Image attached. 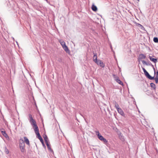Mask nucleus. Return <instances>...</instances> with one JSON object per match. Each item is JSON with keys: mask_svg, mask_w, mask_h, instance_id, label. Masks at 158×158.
Instances as JSON below:
<instances>
[{"mask_svg": "<svg viewBox=\"0 0 158 158\" xmlns=\"http://www.w3.org/2000/svg\"><path fill=\"white\" fill-rule=\"evenodd\" d=\"M28 116V120L34 129L35 134L37 135V138L40 140H42V138L40 134L39 128L36 124V121L33 118L31 114H29Z\"/></svg>", "mask_w": 158, "mask_h": 158, "instance_id": "nucleus-1", "label": "nucleus"}, {"mask_svg": "<svg viewBox=\"0 0 158 158\" xmlns=\"http://www.w3.org/2000/svg\"><path fill=\"white\" fill-rule=\"evenodd\" d=\"M142 69L143 70L145 75L147 78H148L150 80H153L154 79V76L152 77L148 73V72L144 68H142Z\"/></svg>", "mask_w": 158, "mask_h": 158, "instance_id": "nucleus-2", "label": "nucleus"}, {"mask_svg": "<svg viewBox=\"0 0 158 158\" xmlns=\"http://www.w3.org/2000/svg\"><path fill=\"white\" fill-rule=\"evenodd\" d=\"M95 62L98 65H100L102 68H104L105 67V64H103V62L100 60H98L97 61Z\"/></svg>", "mask_w": 158, "mask_h": 158, "instance_id": "nucleus-3", "label": "nucleus"}, {"mask_svg": "<svg viewBox=\"0 0 158 158\" xmlns=\"http://www.w3.org/2000/svg\"><path fill=\"white\" fill-rule=\"evenodd\" d=\"M118 112L122 116H124L125 114L124 112L120 108H118L117 109Z\"/></svg>", "mask_w": 158, "mask_h": 158, "instance_id": "nucleus-4", "label": "nucleus"}, {"mask_svg": "<svg viewBox=\"0 0 158 158\" xmlns=\"http://www.w3.org/2000/svg\"><path fill=\"white\" fill-rule=\"evenodd\" d=\"M1 133L3 136L7 139H9V137L5 131H1Z\"/></svg>", "mask_w": 158, "mask_h": 158, "instance_id": "nucleus-5", "label": "nucleus"}, {"mask_svg": "<svg viewBox=\"0 0 158 158\" xmlns=\"http://www.w3.org/2000/svg\"><path fill=\"white\" fill-rule=\"evenodd\" d=\"M19 145L20 146H25L24 142L22 139H20L19 140Z\"/></svg>", "mask_w": 158, "mask_h": 158, "instance_id": "nucleus-6", "label": "nucleus"}, {"mask_svg": "<svg viewBox=\"0 0 158 158\" xmlns=\"http://www.w3.org/2000/svg\"><path fill=\"white\" fill-rule=\"evenodd\" d=\"M62 47L66 52L68 53L69 52V50L66 45H64Z\"/></svg>", "mask_w": 158, "mask_h": 158, "instance_id": "nucleus-7", "label": "nucleus"}, {"mask_svg": "<svg viewBox=\"0 0 158 158\" xmlns=\"http://www.w3.org/2000/svg\"><path fill=\"white\" fill-rule=\"evenodd\" d=\"M24 142L27 144V145H30V143L28 139L26 137H24Z\"/></svg>", "mask_w": 158, "mask_h": 158, "instance_id": "nucleus-8", "label": "nucleus"}, {"mask_svg": "<svg viewBox=\"0 0 158 158\" xmlns=\"http://www.w3.org/2000/svg\"><path fill=\"white\" fill-rule=\"evenodd\" d=\"M46 144L48 149L51 152H53V150L51 148L50 145L49 144L48 142H46Z\"/></svg>", "mask_w": 158, "mask_h": 158, "instance_id": "nucleus-9", "label": "nucleus"}, {"mask_svg": "<svg viewBox=\"0 0 158 158\" xmlns=\"http://www.w3.org/2000/svg\"><path fill=\"white\" fill-rule=\"evenodd\" d=\"M115 81H116L117 82H118L119 84H120L121 85H123V82L121 81L120 79H119V78L118 77H117L115 79Z\"/></svg>", "mask_w": 158, "mask_h": 158, "instance_id": "nucleus-10", "label": "nucleus"}, {"mask_svg": "<svg viewBox=\"0 0 158 158\" xmlns=\"http://www.w3.org/2000/svg\"><path fill=\"white\" fill-rule=\"evenodd\" d=\"M94 55L93 57V60L94 62H96L98 60H97V53H94Z\"/></svg>", "mask_w": 158, "mask_h": 158, "instance_id": "nucleus-11", "label": "nucleus"}, {"mask_svg": "<svg viewBox=\"0 0 158 158\" xmlns=\"http://www.w3.org/2000/svg\"><path fill=\"white\" fill-rule=\"evenodd\" d=\"M149 58L151 61L154 63H156L157 62V59H156L153 58L150 56H149Z\"/></svg>", "mask_w": 158, "mask_h": 158, "instance_id": "nucleus-12", "label": "nucleus"}, {"mask_svg": "<svg viewBox=\"0 0 158 158\" xmlns=\"http://www.w3.org/2000/svg\"><path fill=\"white\" fill-rule=\"evenodd\" d=\"M113 103L114 105V106L116 108L117 110L118 108H119V105L115 101H114L113 102Z\"/></svg>", "mask_w": 158, "mask_h": 158, "instance_id": "nucleus-13", "label": "nucleus"}, {"mask_svg": "<svg viewBox=\"0 0 158 158\" xmlns=\"http://www.w3.org/2000/svg\"><path fill=\"white\" fill-rule=\"evenodd\" d=\"M146 57V56L143 54H141L139 55V58L140 59H144Z\"/></svg>", "mask_w": 158, "mask_h": 158, "instance_id": "nucleus-14", "label": "nucleus"}, {"mask_svg": "<svg viewBox=\"0 0 158 158\" xmlns=\"http://www.w3.org/2000/svg\"><path fill=\"white\" fill-rule=\"evenodd\" d=\"M150 86L152 87V88L154 90H156V87L155 84L152 83H150Z\"/></svg>", "mask_w": 158, "mask_h": 158, "instance_id": "nucleus-15", "label": "nucleus"}, {"mask_svg": "<svg viewBox=\"0 0 158 158\" xmlns=\"http://www.w3.org/2000/svg\"><path fill=\"white\" fill-rule=\"evenodd\" d=\"M92 9L93 11H96L97 10V8L96 6L93 5L92 6Z\"/></svg>", "mask_w": 158, "mask_h": 158, "instance_id": "nucleus-16", "label": "nucleus"}, {"mask_svg": "<svg viewBox=\"0 0 158 158\" xmlns=\"http://www.w3.org/2000/svg\"><path fill=\"white\" fill-rule=\"evenodd\" d=\"M155 79V81L156 83H158V71L156 72V76L155 78L154 79Z\"/></svg>", "mask_w": 158, "mask_h": 158, "instance_id": "nucleus-17", "label": "nucleus"}, {"mask_svg": "<svg viewBox=\"0 0 158 158\" xmlns=\"http://www.w3.org/2000/svg\"><path fill=\"white\" fill-rule=\"evenodd\" d=\"M24 146H19L21 151L22 152H24L25 151Z\"/></svg>", "mask_w": 158, "mask_h": 158, "instance_id": "nucleus-18", "label": "nucleus"}, {"mask_svg": "<svg viewBox=\"0 0 158 158\" xmlns=\"http://www.w3.org/2000/svg\"><path fill=\"white\" fill-rule=\"evenodd\" d=\"M153 41H154L156 43L158 42V38L157 37H154L153 38Z\"/></svg>", "mask_w": 158, "mask_h": 158, "instance_id": "nucleus-19", "label": "nucleus"}, {"mask_svg": "<svg viewBox=\"0 0 158 158\" xmlns=\"http://www.w3.org/2000/svg\"><path fill=\"white\" fill-rule=\"evenodd\" d=\"M5 152L6 154H8L9 152V150L6 147L5 148Z\"/></svg>", "mask_w": 158, "mask_h": 158, "instance_id": "nucleus-20", "label": "nucleus"}, {"mask_svg": "<svg viewBox=\"0 0 158 158\" xmlns=\"http://www.w3.org/2000/svg\"><path fill=\"white\" fill-rule=\"evenodd\" d=\"M98 138L101 141L104 138V137L101 135L98 137Z\"/></svg>", "mask_w": 158, "mask_h": 158, "instance_id": "nucleus-21", "label": "nucleus"}, {"mask_svg": "<svg viewBox=\"0 0 158 158\" xmlns=\"http://www.w3.org/2000/svg\"><path fill=\"white\" fill-rule=\"evenodd\" d=\"M44 138L45 143L48 142V138L46 135H45V137H44Z\"/></svg>", "mask_w": 158, "mask_h": 158, "instance_id": "nucleus-22", "label": "nucleus"}, {"mask_svg": "<svg viewBox=\"0 0 158 158\" xmlns=\"http://www.w3.org/2000/svg\"><path fill=\"white\" fill-rule=\"evenodd\" d=\"M60 43L62 47L64 46V45H66L64 41H62L61 42H60Z\"/></svg>", "mask_w": 158, "mask_h": 158, "instance_id": "nucleus-23", "label": "nucleus"}, {"mask_svg": "<svg viewBox=\"0 0 158 158\" xmlns=\"http://www.w3.org/2000/svg\"><path fill=\"white\" fill-rule=\"evenodd\" d=\"M101 141H103L104 143H106L107 142L106 139L104 138L103 139H102V140Z\"/></svg>", "mask_w": 158, "mask_h": 158, "instance_id": "nucleus-24", "label": "nucleus"}, {"mask_svg": "<svg viewBox=\"0 0 158 158\" xmlns=\"http://www.w3.org/2000/svg\"><path fill=\"white\" fill-rule=\"evenodd\" d=\"M119 136L120 137V139H123V135L121 133H120L119 135Z\"/></svg>", "mask_w": 158, "mask_h": 158, "instance_id": "nucleus-25", "label": "nucleus"}, {"mask_svg": "<svg viewBox=\"0 0 158 158\" xmlns=\"http://www.w3.org/2000/svg\"><path fill=\"white\" fill-rule=\"evenodd\" d=\"M96 135L98 136V137L101 135L100 133H99V132L98 131H96Z\"/></svg>", "mask_w": 158, "mask_h": 158, "instance_id": "nucleus-26", "label": "nucleus"}, {"mask_svg": "<svg viewBox=\"0 0 158 158\" xmlns=\"http://www.w3.org/2000/svg\"><path fill=\"white\" fill-rule=\"evenodd\" d=\"M40 142H41V143H42L43 146H44L45 148L46 147L45 145H44V141H43V139H42V140H40Z\"/></svg>", "mask_w": 158, "mask_h": 158, "instance_id": "nucleus-27", "label": "nucleus"}, {"mask_svg": "<svg viewBox=\"0 0 158 158\" xmlns=\"http://www.w3.org/2000/svg\"><path fill=\"white\" fill-rule=\"evenodd\" d=\"M142 62L143 64H146V62L144 60H142Z\"/></svg>", "mask_w": 158, "mask_h": 158, "instance_id": "nucleus-28", "label": "nucleus"}, {"mask_svg": "<svg viewBox=\"0 0 158 158\" xmlns=\"http://www.w3.org/2000/svg\"><path fill=\"white\" fill-rule=\"evenodd\" d=\"M146 64H146L147 65H150V63L149 62H146Z\"/></svg>", "mask_w": 158, "mask_h": 158, "instance_id": "nucleus-29", "label": "nucleus"}, {"mask_svg": "<svg viewBox=\"0 0 158 158\" xmlns=\"http://www.w3.org/2000/svg\"><path fill=\"white\" fill-rule=\"evenodd\" d=\"M152 66L153 67V65H152ZM153 69H154V74H155L156 73L155 69V68L154 67H153Z\"/></svg>", "mask_w": 158, "mask_h": 158, "instance_id": "nucleus-30", "label": "nucleus"}, {"mask_svg": "<svg viewBox=\"0 0 158 158\" xmlns=\"http://www.w3.org/2000/svg\"><path fill=\"white\" fill-rule=\"evenodd\" d=\"M16 42V43H17V45H18V42H17V41Z\"/></svg>", "mask_w": 158, "mask_h": 158, "instance_id": "nucleus-31", "label": "nucleus"}]
</instances>
